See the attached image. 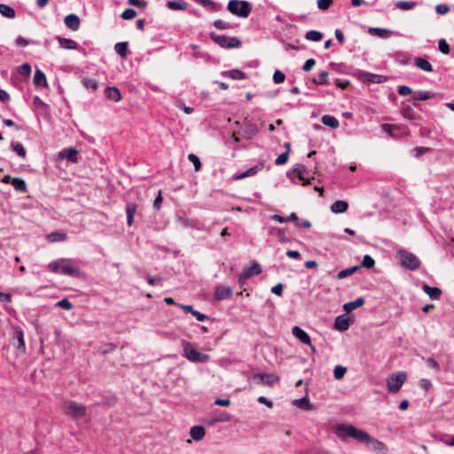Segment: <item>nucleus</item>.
I'll return each instance as SVG.
<instances>
[{"instance_id": "1", "label": "nucleus", "mask_w": 454, "mask_h": 454, "mask_svg": "<svg viewBox=\"0 0 454 454\" xmlns=\"http://www.w3.org/2000/svg\"><path fill=\"white\" fill-rule=\"evenodd\" d=\"M333 432L342 441H347L348 438H353L357 442H362L369 439L368 433L356 428L353 425L338 424L334 427Z\"/></svg>"}, {"instance_id": "2", "label": "nucleus", "mask_w": 454, "mask_h": 454, "mask_svg": "<svg viewBox=\"0 0 454 454\" xmlns=\"http://www.w3.org/2000/svg\"><path fill=\"white\" fill-rule=\"evenodd\" d=\"M51 271L54 273H61L63 275L83 278L84 274L80 270L78 267H74L68 259H60L53 261L48 265Z\"/></svg>"}, {"instance_id": "3", "label": "nucleus", "mask_w": 454, "mask_h": 454, "mask_svg": "<svg viewBox=\"0 0 454 454\" xmlns=\"http://www.w3.org/2000/svg\"><path fill=\"white\" fill-rule=\"evenodd\" d=\"M227 9L239 18H247L251 13L252 6L249 2L245 0H230Z\"/></svg>"}, {"instance_id": "4", "label": "nucleus", "mask_w": 454, "mask_h": 454, "mask_svg": "<svg viewBox=\"0 0 454 454\" xmlns=\"http://www.w3.org/2000/svg\"><path fill=\"white\" fill-rule=\"evenodd\" d=\"M183 347L184 357L192 363H206L210 358L207 354H203L198 351L189 341H184Z\"/></svg>"}, {"instance_id": "5", "label": "nucleus", "mask_w": 454, "mask_h": 454, "mask_svg": "<svg viewBox=\"0 0 454 454\" xmlns=\"http://www.w3.org/2000/svg\"><path fill=\"white\" fill-rule=\"evenodd\" d=\"M66 415L73 419H80L86 415V407L75 401H67L62 404Z\"/></svg>"}, {"instance_id": "6", "label": "nucleus", "mask_w": 454, "mask_h": 454, "mask_svg": "<svg viewBox=\"0 0 454 454\" xmlns=\"http://www.w3.org/2000/svg\"><path fill=\"white\" fill-rule=\"evenodd\" d=\"M397 255L403 267L411 270H416L419 268L420 261L414 254L406 250H399Z\"/></svg>"}, {"instance_id": "7", "label": "nucleus", "mask_w": 454, "mask_h": 454, "mask_svg": "<svg viewBox=\"0 0 454 454\" xmlns=\"http://www.w3.org/2000/svg\"><path fill=\"white\" fill-rule=\"evenodd\" d=\"M209 37L213 42L224 49L239 48L241 46V41L237 37L218 35L215 33H210Z\"/></svg>"}, {"instance_id": "8", "label": "nucleus", "mask_w": 454, "mask_h": 454, "mask_svg": "<svg viewBox=\"0 0 454 454\" xmlns=\"http://www.w3.org/2000/svg\"><path fill=\"white\" fill-rule=\"evenodd\" d=\"M407 375L404 372H399L396 374H391L387 379V389L391 393H396L400 390L403 384L405 382Z\"/></svg>"}, {"instance_id": "9", "label": "nucleus", "mask_w": 454, "mask_h": 454, "mask_svg": "<svg viewBox=\"0 0 454 454\" xmlns=\"http://www.w3.org/2000/svg\"><path fill=\"white\" fill-rule=\"evenodd\" d=\"M356 76L364 82L372 83H382L387 80V78L384 75L375 74L363 71H357Z\"/></svg>"}, {"instance_id": "10", "label": "nucleus", "mask_w": 454, "mask_h": 454, "mask_svg": "<svg viewBox=\"0 0 454 454\" xmlns=\"http://www.w3.org/2000/svg\"><path fill=\"white\" fill-rule=\"evenodd\" d=\"M231 295L232 289L230 286L219 284L215 287L214 299L217 301L229 299Z\"/></svg>"}, {"instance_id": "11", "label": "nucleus", "mask_w": 454, "mask_h": 454, "mask_svg": "<svg viewBox=\"0 0 454 454\" xmlns=\"http://www.w3.org/2000/svg\"><path fill=\"white\" fill-rule=\"evenodd\" d=\"M253 378L258 381V383L267 386H272L275 382L279 380V377L272 373H255Z\"/></svg>"}, {"instance_id": "12", "label": "nucleus", "mask_w": 454, "mask_h": 454, "mask_svg": "<svg viewBox=\"0 0 454 454\" xmlns=\"http://www.w3.org/2000/svg\"><path fill=\"white\" fill-rule=\"evenodd\" d=\"M264 168V164L262 162L259 163L258 165H255L246 171L233 176L234 180H240L248 176H255L259 171H261Z\"/></svg>"}, {"instance_id": "13", "label": "nucleus", "mask_w": 454, "mask_h": 454, "mask_svg": "<svg viewBox=\"0 0 454 454\" xmlns=\"http://www.w3.org/2000/svg\"><path fill=\"white\" fill-rule=\"evenodd\" d=\"M78 151L74 147L65 148L60 151L59 157L61 159H67L70 162L75 163L78 161Z\"/></svg>"}, {"instance_id": "14", "label": "nucleus", "mask_w": 454, "mask_h": 454, "mask_svg": "<svg viewBox=\"0 0 454 454\" xmlns=\"http://www.w3.org/2000/svg\"><path fill=\"white\" fill-rule=\"evenodd\" d=\"M292 333L295 338H297L301 343L306 345H311V340L309 334L302 330L300 326H294L292 329Z\"/></svg>"}, {"instance_id": "15", "label": "nucleus", "mask_w": 454, "mask_h": 454, "mask_svg": "<svg viewBox=\"0 0 454 454\" xmlns=\"http://www.w3.org/2000/svg\"><path fill=\"white\" fill-rule=\"evenodd\" d=\"M243 278H251L253 276L259 275L262 272V267L257 262H253L251 266L244 267Z\"/></svg>"}, {"instance_id": "16", "label": "nucleus", "mask_w": 454, "mask_h": 454, "mask_svg": "<svg viewBox=\"0 0 454 454\" xmlns=\"http://www.w3.org/2000/svg\"><path fill=\"white\" fill-rule=\"evenodd\" d=\"M65 25L72 29L73 31H76L80 27V19L76 14H69L65 18Z\"/></svg>"}, {"instance_id": "17", "label": "nucleus", "mask_w": 454, "mask_h": 454, "mask_svg": "<svg viewBox=\"0 0 454 454\" xmlns=\"http://www.w3.org/2000/svg\"><path fill=\"white\" fill-rule=\"evenodd\" d=\"M348 327H349V320L346 317V315H340L335 318V322H334L335 329H337L340 332H343V331L348 330Z\"/></svg>"}, {"instance_id": "18", "label": "nucleus", "mask_w": 454, "mask_h": 454, "mask_svg": "<svg viewBox=\"0 0 454 454\" xmlns=\"http://www.w3.org/2000/svg\"><path fill=\"white\" fill-rule=\"evenodd\" d=\"M33 82L35 87L46 88L48 86L46 76L40 69H36Z\"/></svg>"}, {"instance_id": "19", "label": "nucleus", "mask_w": 454, "mask_h": 454, "mask_svg": "<svg viewBox=\"0 0 454 454\" xmlns=\"http://www.w3.org/2000/svg\"><path fill=\"white\" fill-rule=\"evenodd\" d=\"M167 7L172 11H184L188 8V4L184 0H170L168 1Z\"/></svg>"}, {"instance_id": "20", "label": "nucleus", "mask_w": 454, "mask_h": 454, "mask_svg": "<svg viewBox=\"0 0 454 454\" xmlns=\"http://www.w3.org/2000/svg\"><path fill=\"white\" fill-rule=\"evenodd\" d=\"M362 442L366 443L372 450L376 451H382L386 448L385 444L382 442L372 437L370 434L369 439Z\"/></svg>"}, {"instance_id": "21", "label": "nucleus", "mask_w": 454, "mask_h": 454, "mask_svg": "<svg viewBox=\"0 0 454 454\" xmlns=\"http://www.w3.org/2000/svg\"><path fill=\"white\" fill-rule=\"evenodd\" d=\"M107 98L118 102L121 99V94L117 87H107L105 90Z\"/></svg>"}, {"instance_id": "22", "label": "nucleus", "mask_w": 454, "mask_h": 454, "mask_svg": "<svg viewBox=\"0 0 454 454\" xmlns=\"http://www.w3.org/2000/svg\"><path fill=\"white\" fill-rule=\"evenodd\" d=\"M258 133V129L255 124L247 123L243 128V135L246 139H251Z\"/></svg>"}, {"instance_id": "23", "label": "nucleus", "mask_w": 454, "mask_h": 454, "mask_svg": "<svg viewBox=\"0 0 454 454\" xmlns=\"http://www.w3.org/2000/svg\"><path fill=\"white\" fill-rule=\"evenodd\" d=\"M348 204L344 200H336L331 205V211L334 214H341L348 210Z\"/></svg>"}, {"instance_id": "24", "label": "nucleus", "mask_w": 454, "mask_h": 454, "mask_svg": "<svg viewBox=\"0 0 454 454\" xmlns=\"http://www.w3.org/2000/svg\"><path fill=\"white\" fill-rule=\"evenodd\" d=\"M205 434V428L201 426H194L190 430V435L195 441H200L203 439Z\"/></svg>"}, {"instance_id": "25", "label": "nucleus", "mask_w": 454, "mask_h": 454, "mask_svg": "<svg viewBox=\"0 0 454 454\" xmlns=\"http://www.w3.org/2000/svg\"><path fill=\"white\" fill-rule=\"evenodd\" d=\"M58 41H59V46L63 49L76 50L78 47L77 43L75 41H74L73 39L58 37Z\"/></svg>"}, {"instance_id": "26", "label": "nucleus", "mask_w": 454, "mask_h": 454, "mask_svg": "<svg viewBox=\"0 0 454 454\" xmlns=\"http://www.w3.org/2000/svg\"><path fill=\"white\" fill-rule=\"evenodd\" d=\"M423 290L432 300H438L442 294L440 288L432 287L427 285L423 286Z\"/></svg>"}, {"instance_id": "27", "label": "nucleus", "mask_w": 454, "mask_h": 454, "mask_svg": "<svg viewBox=\"0 0 454 454\" xmlns=\"http://www.w3.org/2000/svg\"><path fill=\"white\" fill-rule=\"evenodd\" d=\"M126 215H127V222L129 226L132 225L133 220H134V215L137 211V205L136 203L129 202L126 205Z\"/></svg>"}, {"instance_id": "28", "label": "nucleus", "mask_w": 454, "mask_h": 454, "mask_svg": "<svg viewBox=\"0 0 454 454\" xmlns=\"http://www.w3.org/2000/svg\"><path fill=\"white\" fill-rule=\"evenodd\" d=\"M415 65L419 69L426 71V72H432L433 67L432 65L425 59L421 57H417L414 59Z\"/></svg>"}, {"instance_id": "29", "label": "nucleus", "mask_w": 454, "mask_h": 454, "mask_svg": "<svg viewBox=\"0 0 454 454\" xmlns=\"http://www.w3.org/2000/svg\"><path fill=\"white\" fill-rule=\"evenodd\" d=\"M364 303V299L363 297H359V298L356 299L355 301L345 303L343 305V309L345 311L350 312V311L363 306Z\"/></svg>"}, {"instance_id": "30", "label": "nucleus", "mask_w": 454, "mask_h": 454, "mask_svg": "<svg viewBox=\"0 0 454 454\" xmlns=\"http://www.w3.org/2000/svg\"><path fill=\"white\" fill-rule=\"evenodd\" d=\"M324 125L331 129H337L340 126L339 121L332 115L325 114L321 119Z\"/></svg>"}, {"instance_id": "31", "label": "nucleus", "mask_w": 454, "mask_h": 454, "mask_svg": "<svg viewBox=\"0 0 454 454\" xmlns=\"http://www.w3.org/2000/svg\"><path fill=\"white\" fill-rule=\"evenodd\" d=\"M12 184L17 192L24 193L27 191L26 182L22 178H20V177L12 178Z\"/></svg>"}, {"instance_id": "32", "label": "nucleus", "mask_w": 454, "mask_h": 454, "mask_svg": "<svg viewBox=\"0 0 454 454\" xmlns=\"http://www.w3.org/2000/svg\"><path fill=\"white\" fill-rule=\"evenodd\" d=\"M0 13L8 19H14L16 16L14 9L5 4H0Z\"/></svg>"}, {"instance_id": "33", "label": "nucleus", "mask_w": 454, "mask_h": 454, "mask_svg": "<svg viewBox=\"0 0 454 454\" xmlns=\"http://www.w3.org/2000/svg\"><path fill=\"white\" fill-rule=\"evenodd\" d=\"M223 75L228 76L233 80H244L247 78V74L239 69H232L228 72H223Z\"/></svg>"}, {"instance_id": "34", "label": "nucleus", "mask_w": 454, "mask_h": 454, "mask_svg": "<svg viewBox=\"0 0 454 454\" xmlns=\"http://www.w3.org/2000/svg\"><path fill=\"white\" fill-rule=\"evenodd\" d=\"M416 5H417V3L414 1H397L395 3V8L403 10V11L411 10Z\"/></svg>"}, {"instance_id": "35", "label": "nucleus", "mask_w": 454, "mask_h": 454, "mask_svg": "<svg viewBox=\"0 0 454 454\" xmlns=\"http://www.w3.org/2000/svg\"><path fill=\"white\" fill-rule=\"evenodd\" d=\"M114 50L122 59H126L127 53H128V43L127 42L117 43L114 45Z\"/></svg>"}, {"instance_id": "36", "label": "nucleus", "mask_w": 454, "mask_h": 454, "mask_svg": "<svg viewBox=\"0 0 454 454\" xmlns=\"http://www.w3.org/2000/svg\"><path fill=\"white\" fill-rule=\"evenodd\" d=\"M402 114L409 120H416L418 118V114L410 106H405L402 108Z\"/></svg>"}, {"instance_id": "37", "label": "nucleus", "mask_w": 454, "mask_h": 454, "mask_svg": "<svg viewBox=\"0 0 454 454\" xmlns=\"http://www.w3.org/2000/svg\"><path fill=\"white\" fill-rule=\"evenodd\" d=\"M359 269H360V266H353V267L342 270H340L338 273L337 278L338 279H342V278H347L348 276H351L352 274H354Z\"/></svg>"}, {"instance_id": "38", "label": "nucleus", "mask_w": 454, "mask_h": 454, "mask_svg": "<svg viewBox=\"0 0 454 454\" xmlns=\"http://www.w3.org/2000/svg\"><path fill=\"white\" fill-rule=\"evenodd\" d=\"M294 403L302 410H310L311 409V406L309 403V399L307 395L303 396L302 398L296 399L294 402Z\"/></svg>"}, {"instance_id": "39", "label": "nucleus", "mask_w": 454, "mask_h": 454, "mask_svg": "<svg viewBox=\"0 0 454 454\" xmlns=\"http://www.w3.org/2000/svg\"><path fill=\"white\" fill-rule=\"evenodd\" d=\"M11 147L20 157H21L23 159L26 157V154H27L26 150L20 143L12 142Z\"/></svg>"}, {"instance_id": "40", "label": "nucleus", "mask_w": 454, "mask_h": 454, "mask_svg": "<svg viewBox=\"0 0 454 454\" xmlns=\"http://www.w3.org/2000/svg\"><path fill=\"white\" fill-rule=\"evenodd\" d=\"M434 96L430 91H417L414 94L415 101H424L432 98Z\"/></svg>"}, {"instance_id": "41", "label": "nucleus", "mask_w": 454, "mask_h": 454, "mask_svg": "<svg viewBox=\"0 0 454 454\" xmlns=\"http://www.w3.org/2000/svg\"><path fill=\"white\" fill-rule=\"evenodd\" d=\"M307 40L313 41V42H318L322 39L323 34L317 30H310L307 32L305 35Z\"/></svg>"}, {"instance_id": "42", "label": "nucleus", "mask_w": 454, "mask_h": 454, "mask_svg": "<svg viewBox=\"0 0 454 454\" xmlns=\"http://www.w3.org/2000/svg\"><path fill=\"white\" fill-rule=\"evenodd\" d=\"M82 82L86 89L92 90H96L98 87V83L95 79L85 77L82 79Z\"/></svg>"}, {"instance_id": "43", "label": "nucleus", "mask_w": 454, "mask_h": 454, "mask_svg": "<svg viewBox=\"0 0 454 454\" xmlns=\"http://www.w3.org/2000/svg\"><path fill=\"white\" fill-rule=\"evenodd\" d=\"M198 4H202L204 7L208 8L212 12H217L218 6L212 0H195Z\"/></svg>"}, {"instance_id": "44", "label": "nucleus", "mask_w": 454, "mask_h": 454, "mask_svg": "<svg viewBox=\"0 0 454 454\" xmlns=\"http://www.w3.org/2000/svg\"><path fill=\"white\" fill-rule=\"evenodd\" d=\"M306 171L307 168L303 164H297L292 169V172L294 173L299 179H303V174L306 173Z\"/></svg>"}, {"instance_id": "45", "label": "nucleus", "mask_w": 454, "mask_h": 454, "mask_svg": "<svg viewBox=\"0 0 454 454\" xmlns=\"http://www.w3.org/2000/svg\"><path fill=\"white\" fill-rule=\"evenodd\" d=\"M67 239V235L63 232L53 231L49 235V239L51 242L64 241Z\"/></svg>"}, {"instance_id": "46", "label": "nucleus", "mask_w": 454, "mask_h": 454, "mask_svg": "<svg viewBox=\"0 0 454 454\" xmlns=\"http://www.w3.org/2000/svg\"><path fill=\"white\" fill-rule=\"evenodd\" d=\"M374 264H375L374 259L372 256H370L369 254H365L363 258L361 265H359V266H360V268L364 267L366 269H371L374 266Z\"/></svg>"}, {"instance_id": "47", "label": "nucleus", "mask_w": 454, "mask_h": 454, "mask_svg": "<svg viewBox=\"0 0 454 454\" xmlns=\"http://www.w3.org/2000/svg\"><path fill=\"white\" fill-rule=\"evenodd\" d=\"M16 338L18 340V349L25 351V340H24V333L22 330L16 331Z\"/></svg>"}, {"instance_id": "48", "label": "nucleus", "mask_w": 454, "mask_h": 454, "mask_svg": "<svg viewBox=\"0 0 454 454\" xmlns=\"http://www.w3.org/2000/svg\"><path fill=\"white\" fill-rule=\"evenodd\" d=\"M371 31H372L375 35L381 37V38L388 37L391 33L390 30L386 29V28H380V27L372 28Z\"/></svg>"}, {"instance_id": "49", "label": "nucleus", "mask_w": 454, "mask_h": 454, "mask_svg": "<svg viewBox=\"0 0 454 454\" xmlns=\"http://www.w3.org/2000/svg\"><path fill=\"white\" fill-rule=\"evenodd\" d=\"M188 160L193 164L195 171H200V168H201V162H200L199 157L196 154L190 153L188 155Z\"/></svg>"}, {"instance_id": "50", "label": "nucleus", "mask_w": 454, "mask_h": 454, "mask_svg": "<svg viewBox=\"0 0 454 454\" xmlns=\"http://www.w3.org/2000/svg\"><path fill=\"white\" fill-rule=\"evenodd\" d=\"M347 372V368L341 365L335 366L333 375L336 380H341Z\"/></svg>"}, {"instance_id": "51", "label": "nucleus", "mask_w": 454, "mask_h": 454, "mask_svg": "<svg viewBox=\"0 0 454 454\" xmlns=\"http://www.w3.org/2000/svg\"><path fill=\"white\" fill-rule=\"evenodd\" d=\"M327 76H328V72L327 71H322L319 74V79L317 80V79L314 78L312 80V82L316 83V84L325 85V84L328 83V81L326 79Z\"/></svg>"}, {"instance_id": "52", "label": "nucleus", "mask_w": 454, "mask_h": 454, "mask_svg": "<svg viewBox=\"0 0 454 454\" xmlns=\"http://www.w3.org/2000/svg\"><path fill=\"white\" fill-rule=\"evenodd\" d=\"M439 51L443 54L450 53V45L445 39H440L438 43Z\"/></svg>"}, {"instance_id": "53", "label": "nucleus", "mask_w": 454, "mask_h": 454, "mask_svg": "<svg viewBox=\"0 0 454 454\" xmlns=\"http://www.w3.org/2000/svg\"><path fill=\"white\" fill-rule=\"evenodd\" d=\"M333 0H317V8L323 12H325L333 4Z\"/></svg>"}, {"instance_id": "54", "label": "nucleus", "mask_w": 454, "mask_h": 454, "mask_svg": "<svg viewBox=\"0 0 454 454\" xmlns=\"http://www.w3.org/2000/svg\"><path fill=\"white\" fill-rule=\"evenodd\" d=\"M19 74L23 76H28L31 74V66L27 63L22 64L18 68Z\"/></svg>"}, {"instance_id": "55", "label": "nucleus", "mask_w": 454, "mask_h": 454, "mask_svg": "<svg viewBox=\"0 0 454 454\" xmlns=\"http://www.w3.org/2000/svg\"><path fill=\"white\" fill-rule=\"evenodd\" d=\"M137 15V12L134 9L128 8L122 12L121 17L123 20H132Z\"/></svg>"}, {"instance_id": "56", "label": "nucleus", "mask_w": 454, "mask_h": 454, "mask_svg": "<svg viewBox=\"0 0 454 454\" xmlns=\"http://www.w3.org/2000/svg\"><path fill=\"white\" fill-rule=\"evenodd\" d=\"M286 75L280 70H276L273 74V81L275 83H281L285 81Z\"/></svg>"}, {"instance_id": "57", "label": "nucleus", "mask_w": 454, "mask_h": 454, "mask_svg": "<svg viewBox=\"0 0 454 454\" xmlns=\"http://www.w3.org/2000/svg\"><path fill=\"white\" fill-rule=\"evenodd\" d=\"M288 152L282 153L278 155V157L275 160L276 165H284L288 160Z\"/></svg>"}, {"instance_id": "58", "label": "nucleus", "mask_w": 454, "mask_h": 454, "mask_svg": "<svg viewBox=\"0 0 454 454\" xmlns=\"http://www.w3.org/2000/svg\"><path fill=\"white\" fill-rule=\"evenodd\" d=\"M276 235H277L278 240L280 243H288V242H290V239L286 236L285 231L283 230L277 229L276 230Z\"/></svg>"}, {"instance_id": "59", "label": "nucleus", "mask_w": 454, "mask_h": 454, "mask_svg": "<svg viewBox=\"0 0 454 454\" xmlns=\"http://www.w3.org/2000/svg\"><path fill=\"white\" fill-rule=\"evenodd\" d=\"M56 306L64 308L67 310H70L71 309H73V304L67 298H64V299L60 300L59 301H58L56 303Z\"/></svg>"}, {"instance_id": "60", "label": "nucleus", "mask_w": 454, "mask_h": 454, "mask_svg": "<svg viewBox=\"0 0 454 454\" xmlns=\"http://www.w3.org/2000/svg\"><path fill=\"white\" fill-rule=\"evenodd\" d=\"M213 24L218 29H229L231 27V25L228 22L221 20H215Z\"/></svg>"}, {"instance_id": "61", "label": "nucleus", "mask_w": 454, "mask_h": 454, "mask_svg": "<svg viewBox=\"0 0 454 454\" xmlns=\"http://www.w3.org/2000/svg\"><path fill=\"white\" fill-rule=\"evenodd\" d=\"M15 43L18 46H23V47L28 45L29 43H35V41L27 40V39L23 38L22 36L17 37L15 40Z\"/></svg>"}, {"instance_id": "62", "label": "nucleus", "mask_w": 454, "mask_h": 454, "mask_svg": "<svg viewBox=\"0 0 454 454\" xmlns=\"http://www.w3.org/2000/svg\"><path fill=\"white\" fill-rule=\"evenodd\" d=\"M411 92H412V90L409 86L401 85L398 87V93L401 96H408V95L411 94Z\"/></svg>"}, {"instance_id": "63", "label": "nucleus", "mask_w": 454, "mask_h": 454, "mask_svg": "<svg viewBox=\"0 0 454 454\" xmlns=\"http://www.w3.org/2000/svg\"><path fill=\"white\" fill-rule=\"evenodd\" d=\"M315 64H316L315 59H309L306 60V62L304 63V65L302 67V70L304 72H309L311 70V68L314 67Z\"/></svg>"}, {"instance_id": "64", "label": "nucleus", "mask_w": 454, "mask_h": 454, "mask_svg": "<svg viewBox=\"0 0 454 454\" xmlns=\"http://www.w3.org/2000/svg\"><path fill=\"white\" fill-rule=\"evenodd\" d=\"M435 11L439 14H445L450 11V7L447 4H437L435 7Z\"/></svg>"}]
</instances>
